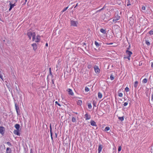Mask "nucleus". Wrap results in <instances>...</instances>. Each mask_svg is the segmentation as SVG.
Listing matches in <instances>:
<instances>
[{"label": "nucleus", "mask_w": 153, "mask_h": 153, "mask_svg": "<svg viewBox=\"0 0 153 153\" xmlns=\"http://www.w3.org/2000/svg\"><path fill=\"white\" fill-rule=\"evenodd\" d=\"M5 129L3 126H0V133L2 136H3L4 134Z\"/></svg>", "instance_id": "f257e3e1"}, {"label": "nucleus", "mask_w": 153, "mask_h": 153, "mask_svg": "<svg viewBox=\"0 0 153 153\" xmlns=\"http://www.w3.org/2000/svg\"><path fill=\"white\" fill-rule=\"evenodd\" d=\"M94 69L96 73L98 74L100 73V69L97 66L95 65Z\"/></svg>", "instance_id": "f03ea898"}, {"label": "nucleus", "mask_w": 153, "mask_h": 153, "mask_svg": "<svg viewBox=\"0 0 153 153\" xmlns=\"http://www.w3.org/2000/svg\"><path fill=\"white\" fill-rule=\"evenodd\" d=\"M34 32H32L31 31H29L27 32V35L28 36L29 39H31V36H33V35Z\"/></svg>", "instance_id": "7ed1b4c3"}, {"label": "nucleus", "mask_w": 153, "mask_h": 153, "mask_svg": "<svg viewBox=\"0 0 153 153\" xmlns=\"http://www.w3.org/2000/svg\"><path fill=\"white\" fill-rule=\"evenodd\" d=\"M16 90L18 94L19 95V97H20V98H22V95L21 94L20 91L19 90H19H18V88L17 87V86L16 85Z\"/></svg>", "instance_id": "20e7f679"}, {"label": "nucleus", "mask_w": 153, "mask_h": 153, "mask_svg": "<svg viewBox=\"0 0 153 153\" xmlns=\"http://www.w3.org/2000/svg\"><path fill=\"white\" fill-rule=\"evenodd\" d=\"M67 91L68 92V94L72 96L74 95V93L73 92L72 90L70 88H68L67 90Z\"/></svg>", "instance_id": "39448f33"}, {"label": "nucleus", "mask_w": 153, "mask_h": 153, "mask_svg": "<svg viewBox=\"0 0 153 153\" xmlns=\"http://www.w3.org/2000/svg\"><path fill=\"white\" fill-rule=\"evenodd\" d=\"M71 25L74 26H77V24L76 22L73 20H71Z\"/></svg>", "instance_id": "423d86ee"}, {"label": "nucleus", "mask_w": 153, "mask_h": 153, "mask_svg": "<svg viewBox=\"0 0 153 153\" xmlns=\"http://www.w3.org/2000/svg\"><path fill=\"white\" fill-rule=\"evenodd\" d=\"M33 47V50L35 51L37 49V45L36 43H33L31 45Z\"/></svg>", "instance_id": "0eeeda50"}, {"label": "nucleus", "mask_w": 153, "mask_h": 153, "mask_svg": "<svg viewBox=\"0 0 153 153\" xmlns=\"http://www.w3.org/2000/svg\"><path fill=\"white\" fill-rule=\"evenodd\" d=\"M13 133L14 134H16L18 136H20V133L19 132V130H14Z\"/></svg>", "instance_id": "6e6552de"}, {"label": "nucleus", "mask_w": 153, "mask_h": 153, "mask_svg": "<svg viewBox=\"0 0 153 153\" xmlns=\"http://www.w3.org/2000/svg\"><path fill=\"white\" fill-rule=\"evenodd\" d=\"M120 16L118 15H117V16L116 17L114 18L113 19V22H116L118 20H119L120 19Z\"/></svg>", "instance_id": "1a4fd4ad"}, {"label": "nucleus", "mask_w": 153, "mask_h": 153, "mask_svg": "<svg viewBox=\"0 0 153 153\" xmlns=\"http://www.w3.org/2000/svg\"><path fill=\"white\" fill-rule=\"evenodd\" d=\"M9 2H10V3L9 4V5H10V7L9 9V11H10L11 10V9L14 7V6L11 3V1H9Z\"/></svg>", "instance_id": "9d476101"}, {"label": "nucleus", "mask_w": 153, "mask_h": 153, "mask_svg": "<svg viewBox=\"0 0 153 153\" xmlns=\"http://www.w3.org/2000/svg\"><path fill=\"white\" fill-rule=\"evenodd\" d=\"M50 134L51 136V140L52 141H53V133L52 132V128L51 126V124L50 125Z\"/></svg>", "instance_id": "9b49d317"}, {"label": "nucleus", "mask_w": 153, "mask_h": 153, "mask_svg": "<svg viewBox=\"0 0 153 153\" xmlns=\"http://www.w3.org/2000/svg\"><path fill=\"white\" fill-rule=\"evenodd\" d=\"M126 53L127 54L128 56H131V55L132 54V52L130 51L127 50L126 51Z\"/></svg>", "instance_id": "f8f14e48"}, {"label": "nucleus", "mask_w": 153, "mask_h": 153, "mask_svg": "<svg viewBox=\"0 0 153 153\" xmlns=\"http://www.w3.org/2000/svg\"><path fill=\"white\" fill-rule=\"evenodd\" d=\"M90 123H91V125L92 126H97L96 122L94 120H91V121Z\"/></svg>", "instance_id": "ddd939ff"}, {"label": "nucleus", "mask_w": 153, "mask_h": 153, "mask_svg": "<svg viewBox=\"0 0 153 153\" xmlns=\"http://www.w3.org/2000/svg\"><path fill=\"white\" fill-rule=\"evenodd\" d=\"M40 36L39 35H38L36 36V40L35 41L36 42H39L40 41Z\"/></svg>", "instance_id": "4468645a"}, {"label": "nucleus", "mask_w": 153, "mask_h": 153, "mask_svg": "<svg viewBox=\"0 0 153 153\" xmlns=\"http://www.w3.org/2000/svg\"><path fill=\"white\" fill-rule=\"evenodd\" d=\"M102 145H99L98 149V153H100V152H101L102 149Z\"/></svg>", "instance_id": "2eb2a0df"}, {"label": "nucleus", "mask_w": 153, "mask_h": 153, "mask_svg": "<svg viewBox=\"0 0 153 153\" xmlns=\"http://www.w3.org/2000/svg\"><path fill=\"white\" fill-rule=\"evenodd\" d=\"M12 151L11 149L10 148L7 147L6 149V153H12Z\"/></svg>", "instance_id": "dca6fc26"}, {"label": "nucleus", "mask_w": 153, "mask_h": 153, "mask_svg": "<svg viewBox=\"0 0 153 153\" xmlns=\"http://www.w3.org/2000/svg\"><path fill=\"white\" fill-rule=\"evenodd\" d=\"M15 127L16 128V130H19V129L20 128V126L18 124H16L15 125Z\"/></svg>", "instance_id": "f3484780"}, {"label": "nucleus", "mask_w": 153, "mask_h": 153, "mask_svg": "<svg viewBox=\"0 0 153 153\" xmlns=\"http://www.w3.org/2000/svg\"><path fill=\"white\" fill-rule=\"evenodd\" d=\"M100 31L103 34H105L106 33V31L105 29L103 28H101L100 30Z\"/></svg>", "instance_id": "a211bd4d"}, {"label": "nucleus", "mask_w": 153, "mask_h": 153, "mask_svg": "<svg viewBox=\"0 0 153 153\" xmlns=\"http://www.w3.org/2000/svg\"><path fill=\"white\" fill-rule=\"evenodd\" d=\"M82 103V101L81 100H78L77 102V105H81Z\"/></svg>", "instance_id": "6ab92c4d"}, {"label": "nucleus", "mask_w": 153, "mask_h": 153, "mask_svg": "<svg viewBox=\"0 0 153 153\" xmlns=\"http://www.w3.org/2000/svg\"><path fill=\"white\" fill-rule=\"evenodd\" d=\"M102 94L100 92H98V97L100 99H101L102 98Z\"/></svg>", "instance_id": "aec40b11"}, {"label": "nucleus", "mask_w": 153, "mask_h": 153, "mask_svg": "<svg viewBox=\"0 0 153 153\" xmlns=\"http://www.w3.org/2000/svg\"><path fill=\"white\" fill-rule=\"evenodd\" d=\"M138 84V81H135L134 82V88H136L137 87V85Z\"/></svg>", "instance_id": "412c9836"}, {"label": "nucleus", "mask_w": 153, "mask_h": 153, "mask_svg": "<svg viewBox=\"0 0 153 153\" xmlns=\"http://www.w3.org/2000/svg\"><path fill=\"white\" fill-rule=\"evenodd\" d=\"M36 34L35 33H33V35L32 36V41H34L35 39Z\"/></svg>", "instance_id": "4be33fe9"}, {"label": "nucleus", "mask_w": 153, "mask_h": 153, "mask_svg": "<svg viewBox=\"0 0 153 153\" xmlns=\"http://www.w3.org/2000/svg\"><path fill=\"white\" fill-rule=\"evenodd\" d=\"M85 117H86V118H85L86 120H88L90 119V117H88V114H85Z\"/></svg>", "instance_id": "5701e85b"}, {"label": "nucleus", "mask_w": 153, "mask_h": 153, "mask_svg": "<svg viewBox=\"0 0 153 153\" xmlns=\"http://www.w3.org/2000/svg\"><path fill=\"white\" fill-rule=\"evenodd\" d=\"M110 78L111 79V80H112L114 79V76L112 74H111V75L110 76Z\"/></svg>", "instance_id": "b1692460"}, {"label": "nucleus", "mask_w": 153, "mask_h": 153, "mask_svg": "<svg viewBox=\"0 0 153 153\" xmlns=\"http://www.w3.org/2000/svg\"><path fill=\"white\" fill-rule=\"evenodd\" d=\"M72 121L73 123L76 122V118L74 117H73L72 119Z\"/></svg>", "instance_id": "393cba45"}, {"label": "nucleus", "mask_w": 153, "mask_h": 153, "mask_svg": "<svg viewBox=\"0 0 153 153\" xmlns=\"http://www.w3.org/2000/svg\"><path fill=\"white\" fill-rule=\"evenodd\" d=\"M88 107L89 108L91 109L92 108V106L90 103H89L88 104Z\"/></svg>", "instance_id": "a878e982"}, {"label": "nucleus", "mask_w": 153, "mask_h": 153, "mask_svg": "<svg viewBox=\"0 0 153 153\" xmlns=\"http://www.w3.org/2000/svg\"><path fill=\"white\" fill-rule=\"evenodd\" d=\"M110 128L109 127H106L104 129L105 131H107L110 130Z\"/></svg>", "instance_id": "bb28decb"}, {"label": "nucleus", "mask_w": 153, "mask_h": 153, "mask_svg": "<svg viewBox=\"0 0 153 153\" xmlns=\"http://www.w3.org/2000/svg\"><path fill=\"white\" fill-rule=\"evenodd\" d=\"M147 79H144L143 80L142 82L143 83H146L147 82Z\"/></svg>", "instance_id": "cd10ccee"}, {"label": "nucleus", "mask_w": 153, "mask_h": 153, "mask_svg": "<svg viewBox=\"0 0 153 153\" xmlns=\"http://www.w3.org/2000/svg\"><path fill=\"white\" fill-rule=\"evenodd\" d=\"M17 114L18 115H19L20 114V112L19 111V109L16 110Z\"/></svg>", "instance_id": "c85d7f7f"}, {"label": "nucleus", "mask_w": 153, "mask_h": 153, "mask_svg": "<svg viewBox=\"0 0 153 153\" xmlns=\"http://www.w3.org/2000/svg\"><path fill=\"white\" fill-rule=\"evenodd\" d=\"M15 107L16 110L19 109V108L16 103H15Z\"/></svg>", "instance_id": "c756f323"}, {"label": "nucleus", "mask_w": 153, "mask_h": 153, "mask_svg": "<svg viewBox=\"0 0 153 153\" xmlns=\"http://www.w3.org/2000/svg\"><path fill=\"white\" fill-rule=\"evenodd\" d=\"M93 104L94 107L96 106V102L95 101L93 100Z\"/></svg>", "instance_id": "7c9ffc66"}, {"label": "nucleus", "mask_w": 153, "mask_h": 153, "mask_svg": "<svg viewBox=\"0 0 153 153\" xmlns=\"http://www.w3.org/2000/svg\"><path fill=\"white\" fill-rule=\"evenodd\" d=\"M89 89L88 87H85V91L86 92H88L89 91Z\"/></svg>", "instance_id": "2f4dec72"}, {"label": "nucleus", "mask_w": 153, "mask_h": 153, "mask_svg": "<svg viewBox=\"0 0 153 153\" xmlns=\"http://www.w3.org/2000/svg\"><path fill=\"white\" fill-rule=\"evenodd\" d=\"M119 119L121 121H122L124 120V117H119Z\"/></svg>", "instance_id": "473e14b6"}, {"label": "nucleus", "mask_w": 153, "mask_h": 153, "mask_svg": "<svg viewBox=\"0 0 153 153\" xmlns=\"http://www.w3.org/2000/svg\"><path fill=\"white\" fill-rule=\"evenodd\" d=\"M68 6L65 7V8L63 10H62V12H65V11L68 8Z\"/></svg>", "instance_id": "72a5a7b5"}, {"label": "nucleus", "mask_w": 153, "mask_h": 153, "mask_svg": "<svg viewBox=\"0 0 153 153\" xmlns=\"http://www.w3.org/2000/svg\"><path fill=\"white\" fill-rule=\"evenodd\" d=\"M149 34L151 35H152L153 34V30H151L149 32Z\"/></svg>", "instance_id": "f704fd0d"}, {"label": "nucleus", "mask_w": 153, "mask_h": 153, "mask_svg": "<svg viewBox=\"0 0 153 153\" xmlns=\"http://www.w3.org/2000/svg\"><path fill=\"white\" fill-rule=\"evenodd\" d=\"M6 143H7V145H8L9 146H12L10 142H8Z\"/></svg>", "instance_id": "c9c22d12"}, {"label": "nucleus", "mask_w": 153, "mask_h": 153, "mask_svg": "<svg viewBox=\"0 0 153 153\" xmlns=\"http://www.w3.org/2000/svg\"><path fill=\"white\" fill-rule=\"evenodd\" d=\"M95 44L96 45L97 47H98L99 45L98 42H97L96 41H95Z\"/></svg>", "instance_id": "e433bc0d"}, {"label": "nucleus", "mask_w": 153, "mask_h": 153, "mask_svg": "<svg viewBox=\"0 0 153 153\" xmlns=\"http://www.w3.org/2000/svg\"><path fill=\"white\" fill-rule=\"evenodd\" d=\"M130 56H126H126H125V57H124V59H128L129 60H130Z\"/></svg>", "instance_id": "4c0bfd02"}, {"label": "nucleus", "mask_w": 153, "mask_h": 153, "mask_svg": "<svg viewBox=\"0 0 153 153\" xmlns=\"http://www.w3.org/2000/svg\"><path fill=\"white\" fill-rule=\"evenodd\" d=\"M125 91H126V92H128L129 91V88L127 87H126L125 89Z\"/></svg>", "instance_id": "58836bf2"}, {"label": "nucleus", "mask_w": 153, "mask_h": 153, "mask_svg": "<svg viewBox=\"0 0 153 153\" xmlns=\"http://www.w3.org/2000/svg\"><path fill=\"white\" fill-rule=\"evenodd\" d=\"M92 66L91 65H90V64H89L88 65V68H91Z\"/></svg>", "instance_id": "ea45409f"}, {"label": "nucleus", "mask_w": 153, "mask_h": 153, "mask_svg": "<svg viewBox=\"0 0 153 153\" xmlns=\"http://www.w3.org/2000/svg\"><path fill=\"white\" fill-rule=\"evenodd\" d=\"M146 44L148 45H150V42L148 41H146Z\"/></svg>", "instance_id": "a19ab883"}, {"label": "nucleus", "mask_w": 153, "mask_h": 153, "mask_svg": "<svg viewBox=\"0 0 153 153\" xmlns=\"http://www.w3.org/2000/svg\"><path fill=\"white\" fill-rule=\"evenodd\" d=\"M118 95L120 97H122L123 96V94L122 93H119Z\"/></svg>", "instance_id": "79ce46f5"}, {"label": "nucleus", "mask_w": 153, "mask_h": 153, "mask_svg": "<svg viewBox=\"0 0 153 153\" xmlns=\"http://www.w3.org/2000/svg\"><path fill=\"white\" fill-rule=\"evenodd\" d=\"M128 1V2H127V6H129L131 5V4L130 3V1L129 0H127Z\"/></svg>", "instance_id": "37998d69"}, {"label": "nucleus", "mask_w": 153, "mask_h": 153, "mask_svg": "<svg viewBox=\"0 0 153 153\" xmlns=\"http://www.w3.org/2000/svg\"><path fill=\"white\" fill-rule=\"evenodd\" d=\"M121 146H120L118 148V151L120 152V151H121Z\"/></svg>", "instance_id": "c03bdc74"}, {"label": "nucleus", "mask_w": 153, "mask_h": 153, "mask_svg": "<svg viewBox=\"0 0 153 153\" xmlns=\"http://www.w3.org/2000/svg\"><path fill=\"white\" fill-rule=\"evenodd\" d=\"M55 104H58V105L59 106H61V105H60V104H59V103H58V102H57V101H56V102H55Z\"/></svg>", "instance_id": "a18cd8bd"}, {"label": "nucleus", "mask_w": 153, "mask_h": 153, "mask_svg": "<svg viewBox=\"0 0 153 153\" xmlns=\"http://www.w3.org/2000/svg\"><path fill=\"white\" fill-rule=\"evenodd\" d=\"M82 46H83V47H85V48H86V44L84 42L83 43Z\"/></svg>", "instance_id": "49530a36"}, {"label": "nucleus", "mask_w": 153, "mask_h": 153, "mask_svg": "<svg viewBox=\"0 0 153 153\" xmlns=\"http://www.w3.org/2000/svg\"><path fill=\"white\" fill-rule=\"evenodd\" d=\"M146 9V7L145 6H143V7H142V9L143 10H145Z\"/></svg>", "instance_id": "de8ad7c7"}, {"label": "nucleus", "mask_w": 153, "mask_h": 153, "mask_svg": "<svg viewBox=\"0 0 153 153\" xmlns=\"http://www.w3.org/2000/svg\"><path fill=\"white\" fill-rule=\"evenodd\" d=\"M128 104V103L127 102H125L123 104L124 106H126Z\"/></svg>", "instance_id": "09e8293b"}, {"label": "nucleus", "mask_w": 153, "mask_h": 153, "mask_svg": "<svg viewBox=\"0 0 153 153\" xmlns=\"http://www.w3.org/2000/svg\"><path fill=\"white\" fill-rule=\"evenodd\" d=\"M30 153H35L33 152V150L32 149H31L30 150Z\"/></svg>", "instance_id": "8fccbe9b"}, {"label": "nucleus", "mask_w": 153, "mask_h": 153, "mask_svg": "<svg viewBox=\"0 0 153 153\" xmlns=\"http://www.w3.org/2000/svg\"><path fill=\"white\" fill-rule=\"evenodd\" d=\"M151 100H152V101H153V94H152V95Z\"/></svg>", "instance_id": "3c124183"}, {"label": "nucleus", "mask_w": 153, "mask_h": 153, "mask_svg": "<svg viewBox=\"0 0 153 153\" xmlns=\"http://www.w3.org/2000/svg\"><path fill=\"white\" fill-rule=\"evenodd\" d=\"M130 45H129L128 47L127 48V50H130Z\"/></svg>", "instance_id": "603ef678"}, {"label": "nucleus", "mask_w": 153, "mask_h": 153, "mask_svg": "<svg viewBox=\"0 0 153 153\" xmlns=\"http://www.w3.org/2000/svg\"><path fill=\"white\" fill-rule=\"evenodd\" d=\"M151 67L152 68H153V63H152Z\"/></svg>", "instance_id": "864d4df0"}, {"label": "nucleus", "mask_w": 153, "mask_h": 153, "mask_svg": "<svg viewBox=\"0 0 153 153\" xmlns=\"http://www.w3.org/2000/svg\"><path fill=\"white\" fill-rule=\"evenodd\" d=\"M13 4V6H16V3H15V2L14 4Z\"/></svg>", "instance_id": "5fc2aeb1"}, {"label": "nucleus", "mask_w": 153, "mask_h": 153, "mask_svg": "<svg viewBox=\"0 0 153 153\" xmlns=\"http://www.w3.org/2000/svg\"><path fill=\"white\" fill-rule=\"evenodd\" d=\"M49 73H50V74L51 75H52V73H51V71H49Z\"/></svg>", "instance_id": "6e6d98bb"}, {"label": "nucleus", "mask_w": 153, "mask_h": 153, "mask_svg": "<svg viewBox=\"0 0 153 153\" xmlns=\"http://www.w3.org/2000/svg\"><path fill=\"white\" fill-rule=\"evenodd\" d=\"M101 11V9H100L99 10H98L97 12H100Z\"/></svg>", "instance_id": "4d7b16f0"}, {"label": "nucleus", "mask_w": 153, "mask_h": 153, "mask_svg": "<svg viewBox=\"0 0 153 153\" xmlns=\"http://www.w3.org/2000/svg\"><path fill=\"white\" fill-rule=\"evenodd\" d=\"M52 82L53 84H54V83L53 80L52 79Z\"/></svg>", "instance_id": "13d9d810"}, {"label": "nucleus", "mask_w": 153, "mask_h": 153, "mask_svg": "<svg viewBox=\"0 0 153 153\" xmlns=\"http://www.w3.org/2000/svg\"><path fill=\"white\" fill-rule=\"evenodd\" d=\"M106 7V5L105 4L104 5V7H103V8H105V7Z\"/></svg>", "instance_id": "bf43d9fd"}, {"label": "nucleus", "mask_w": 153, "mask_h": 153, "mask_svg": "<svg viewBox=\"0 0 153 153\" xmlns=\"http://www.w3.org/2000/svg\"><path fill=\"white\" fill-rule=\"evenodd\" d=\"M55 137L56 138L57 137V135L56 133H55Z\"/></svg>", "instance_id": "052dcab7"}, {"label": "nucleus", "mask_w": 153, "mask_h": 153, "mask_svg": "<svg viewBox=\"0 0 153 153\" xmlns=\"http://www.w3.org/2000/svg\"><path fill=\"white\" fill-rule=\"evenodd\" d=\"M78 3H77L76 6L74 7V8H76V7L78 5Z\"/></svg>", "instance_id": "680f3d73"}, {"label": "nucleus", "mask_w": 153, "mask_h": 153, "mask_svg": "<svg viewBox=\"0 0 153 153\" xmlns=\"http://www.w3.org/2000/svg\"><path fill=\"white\" fill-rule=\"evenodd\" d=\"M48 43H46V44H45V45H46V46H48Z\"/></svg>", "instance_id": "e2e57ef3"}, {"label": "nucleus", "mask_w": 153, "mask_h": 153, "mask_svg": "<svg viewBox=\"0 0 153 153\" xmlns=\"http://www.w3.org/2000/svg\"><path fill=\"white\" fill-rule=\"evenodd\" d=\"M49 71H51V68H49Z\"/></svg>", "instance_id": "0e129e2a"}, {"label": "nucleus", "mask_w": 153, "mask_h": 153, "mask_svg": "<svg viewBox=\"0 0 153 153\" xmlns=\"http://www.w3.org/2000/svg\"><path fill=\"white\" fill-rule=\"evenodd\" d=\"M104 8H103V7L102 8L101 10H103L104 9Z\"/></svg>", "instance_id": "69168bd1"}, {"label": "nucleus", "mask_w": 153, "mask_h": 153, "mask_svg": "<svg viewBox=\"0 0 153 153\" xmlns=\"http://www.w3.org/2000/svg\"><path fill=\"white\" fill-rule=\"evenodd\" d=\"M113 44V43H109V44H107L108 45H111Z\"/></svg>", "instance_id": "338daca9"}, {"label": "nucleus", "mask_w": 153, "mask_h": 153, "mask_svg": "<svg viewBox=\"0 0 153 153\" xmlns=\"http://www.w3.org/2000/svg\"><path fill=\"white\" fill-rule=\"evenodd\" d=\"M18 1V0H14V1L16 2Z\"/></svg>", "instance_id": "774afa93"}]
</instances>
